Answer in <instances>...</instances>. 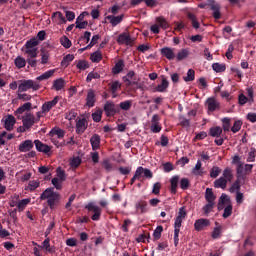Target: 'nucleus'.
Listing matches in <instances>:
<instances>
[{
	"instance_id": "9d476101",
	"label": "nucleus",
	"mask_w": 256,
	"mask_h": 256,
	"mask_svg": "<svg viewBox=\"0 0 256 256\" xmlns=\"http://www.w3.org/2000/svg\"><path fill=\"white\" fill-rule=\"evenodd\" d=\"M104 111L106 114V117H114V115H117L119 113V109L115 105V103L108 101L104 105Z\"/></svg>"
},
{
	"instance_id": "a18cd8bd",
	"label": "nucleus",
	"mask_w": 256,
	"mask_h": 256,
	"mask_svg": "<svg viewBox=\"0 0 256 256\" xmlns=\"http://www.w3.org/2000/svg\"><path fill=\"white\" fill-rule=\"evenodd\" d=\"M73 59H75V56L73 54L66 55L61 62L62 67H69V63H71Z\"/></svg>"
},
{
	"instance_id": "c85d7f7f",
	"label": "nucleus",
	"mask_w": 256,
	"mask_h": 256,
	"mask_svg": "<svg viewBox=\"0 0 256 256\" xmlns=\"http://www.w3.org/2000/svg\"><path fill=\"white\" fill-rule=\"evenodd\" d=\"M136 211L137 213L143 214V213H147V211H149V209L147 208V202L141 200L139 202L136 203Z\"/></svg>"
},
{
	"instance_id": "4d7b16f0",
	"label": "nucleus",
	"mask_w": 256,
	"mask_h": 256,
	"mask_svg": "<svg viewBox=\"0 0 256 256\" xmlns=\"http://www.w3.org/2000/svg\"><path fill=\"white\" fill-rule=\"evenodd\" d=\"M77 69H80V71H85V69H89V64L85 60H80L76 64Z\"/></svg>"
},
{
	"instance_id": "3c124183",
	"label": "nucleus",
	"mask_w": 256,
	"mask_h": 256,
	"mask_svg": "<svg viewBox=\"0 0 256 256\" xmlns=\"http://www.w3.org/2000/svg\"><path fill=\"white\" fill-rule=\"evenodd\" d=\"M233 213V206L231 204H228L225 208H224V213L222 215V217L224 219H227L228 217H231Z\"/></svg>"
},
{
	"instance_id": "6e6552de",
	"label": "nucleus",
	"mask_w": 256,
	"mask_h": 256,
	"mask_svg": "<svg viewBox=\"0 0 256 256\" xmlns=\"http://www.w3.org/2000/svg\"><path fill=\"white\" fill-rule=\"evenodd\" d=\"M118 45H127V46H133V43H135V38L131 37V34L128 32H123L120 35H118L117 38Z\"/></svg>"
},
{
	"instance_id": "4468645a",
	"label": "nucleus",
	"mask_w": 256,
	"mask_h": 256,
	"mask_svg": "<svg viewBox=\"0 0 256 256\" xmlns=\"http://www.w3.org/2000/svg\"><path fill=\"white\" fill-rule=\"evenodd\" d=\"M59 103V96L54 97L52 101L45 102L42 105V113H49Z\"/></svg>"
},
{
	"instance_id": "09e8293b",
	"label": "nucleus",
	"mask_w": 256,
	"mask_h": 256,
	"mask_svg": "<svg viewBox=\"0 0 256 256\" xmlns=\"http://www.w3.org/2000/svg\"><path fill=\"white\" fill-rule=\"evenodd\" d=\"M212 68L216 73H223V71H225V69H227V67L225 66V64H219V63H214L212 64Z\"/></svg>"
},
{
	"instance_id": "052dcab7",
	"label": "nucleus",
	"mask_w": 256,
	"mask_h": 256,
	"mask_svg": "<svg viewBox=\"0 0 256 256\" xmlns=\"http://www.w3.org/2000/svg\"><path fill=\"white\" fill-rule=\"evenodd\" d=\"M66 145H75V141L73 137H71L68 141L63 140L61 143H55L56 147H65Z\"/></svg>"
},
{
	"instance_id": "2eb2a0df",
	"label": "nucleus",
	"mask_w": 256,
	"mask_h": 256,
	"mask_svg": "<svg viewBox=\"0 0 256 256\" xmlns=\"http://www.w3.org/2000/svg\"><path fill=\"white\" fill-rule=\"evenodd\" d=\"M97 102L95 90L90 89L88 90L86 96V107H95V103Z\"/></svg>"
},
{
	"instance_id": "6ab92c4d",
	"label": "nucleus",
	"mask_w": 256,
	"mask_h": 256,
	"mask_svg": "<svg viewBox=\"0 0 256 256\" xmlns=\"http://www.w3.org/2000/svg\"><path fill=\"white\" fill-rule=\"evenodd\" d=\"M33 141L32 140H25L24 142L20 143L18 150L20 153H27L33 149Z\"/></svg>"
},
{
	"instance_id": "864d4df0",
	"label": "nucleus",
	"mask_w": 256,
	"mask_h": 256,
	"mask_svg": "<svg viewBox=\"0 0 256 256\" xmlns=\"http://www.w3.org/2000/svg\"><path fill=\"white\" fill-rule=\"evenodd\" d=\"M187 57H189V51L185 49L180 50L177 54L178 61H183V59H187Z\"/></svg>"
},
{
	"instance_id": "4c0bfd02",
	"label": "nucleus",
	"mask_w": 256,
	"mask_h": 256,
	"mask_svg": "<svg viewBox=\"0 0 256 256\" xmlns=\"http://www.w3.org/2000/svg\"><path fill=\"white\" fill-rule=\"evenodd\" d=\"M221 133H223V128L220 126L210 128L211 137H221Z\"/></svg>"
},
{
	"instance_id": "1a4fd4ad",
	"label": "nucleus",
	"mask_w": 256,
	"mask_h": 256,
	"mask_svg": "<svg viewBox=\"0 0 256 256\" xmlns=\"http://www.w3.org/2000/svg\"><path fill=\"white\" fill-rule=\"evenodd\" d=\"M85 209L94 213L91 216L92 221H99V219H101V207L97 206L95 203L93 202L88 203L85 206Z\"/></svg>"
},
{
	"instance_id": "cd10ccee",
	"label": "nucleus",
	"mask_w": 256,
	"mask_h": 256,
	"mask_svg": "<svg viewBox=\"0 0 256 256\" xmlns=\"http://www.w3.org/2000/svg\"><path fill=\"white\" fill-rule=\"evenodd\" d=\"M233 169L229 168V167H226L224 170H223V173H222V178L223 179H226V181L228 183H231L233 181Z\"/></svg>"
},
{
	"instance_id": "39448f33",
	"label": "nucleus",
	"mask_w": 256,
	"mask_h": 256,
	"mask_svg": "<svg viewBox=\"0 0 256 256\" xmlns=\"http://www.w3.org/2000/svg\"><path fill=\"white\" fill-rule=\"evenodd\" d=\"M160 29H169V22L162 16L156 18V23L150 27V31L155 35H159Z\"/></svg>"
},
{
	"instance_id": "aec40b11",
	"label": "nucleus",
	"mask_w": 256,
	"mask_h": 256,
	"mask_svg": "<svg viewBox=\"0 0 256 256\" xmlns=\"http://www.w3.org/2000/svg\"><path fill=\"white\" fill-rule=\"evenodd\" d=\"M161 55L163 57H166L169 61L175 59V49L170 48V47H164L160 50Z\"/></svg>"
},
{
	"instance_id": "69168bd1",
	"label": "nucleus",
	"mask_w": 256,
	"mask_h": 256,
	"mask_svg": "<svg viewBox=\"0 0 256 256\" xmlns=\"http://www.w3.org/2000/svg\"><path fill=\"white\" fill-rule=\"evenodd\" d=\"M189 179L188 178H182L180 180V187L181 189L185 190V189H189Z\"/></svg>"
},
{
	"instance_id": "b1692460",
	"label": "nucleus",
	"mask_w": 256,
	"mask_h": 256,
	"mask_svg": "<svg viewBox=\"0 0 256 256\" xmlns=\"http://www.w3.org/2000/svg\"><path fill=\"white\" fill-rule=\"evenodd\" d=\"M87 129V120L82 118L76 122V133L81 134L85 133Z\"/></svg>"
},
{
	"instance_id": "f8f14e48",
	"label": "nucleus",
	"mask_w": 256,
	"mask_h": 256,
	"mask_svg": "<svg viewBox=\"0 0 256 256\" xmlns=\"http://www.w3.org/2000/svg\"><path fill=\"white\" fill-rule=\"evenodd\" d=\"M34 145L39 153H44L45 155H49L51 153V146L44 144L40 140H35Z\"/></svg>"
},
{
	"instance_id": "37998d69",
	"label": "nucleus",
	"mask_w": 256,
	"mask_h": 256,
	"mask_svg": "<svg viewBox=\"0 0 256 256\" xmlns=\"http://www.w3.org/2000/svg\"><path fill=\"white\" fill-rule=\"evenodd\" d=\"M103 117V110L98 109L92 113V119L95 123H99Z\"/></svg>"
},
{
	"instance_id": "5701e85b",
	"label": "nucleus",
	"mask_w": 256,
	"mask_h": 256,
	"mask_svg": "<svg viewBox=\"0 0 256 256\" xmlns=\"http://www.w3.org/2000/svg\"><path fill=\"white\" fill-rule=\"evenodd\" d=\"M206 105L208 107V111H217L219 109V102L215 98H208L206 101Z\"/></svg>"
},
{
	"instance_id": "bb28decb",
	"label": "nucleus",
	"mask_w": 256,
	"mask_h": 256,
	"mask_svg": "<svg viewBox=\"0 0 256 256\" xmlns=\"http://www.w3.org/2000/svg\"><path fill=\"white\" fill-rule=\"evenodd\" d=\"M205 199L207 203H215V199H217V196H215V193H213L212 188H206Z\"/></svg>"
},
{
	"instance_id": "e433bc0d",
	"label": "nucleus",
	"mask_w": 256,
	"mask_h": 256,
	"mask_svg": "<svg viewBox=\"0 0 256 256\" xmlns=\"http://www.w3.org/2000/svg\"><path fill=\"white\" fill-rule=\"evenodd\" d=\"M133 107V100H126L119 104V108L122 111H129Z\"/></svg>"
},
{
	"instance_id": "58836bf2",
	"label": "nucleus",
	"mask_w": 256,
	"mask_h": 256,
	"mask_svg": "<svg viewBox=\"0 0 256 256\" xmlns=\"http://www.w3.org/2000/svg\"><path fill=\"white\" fill-rule=\"evenodd\" d=\"M30 203H31L30 198L22 199L21 201L18 202V205H17L18 210L19 211H24L25 207H27Z\"/></svg>"
},
{
	"instance_id": "a19ab883",
	"label": "nucleus",
	"mask_w": 256,
	"mask_h": 256,
	"mask_svg": "<svg viewBox=\"0 0 256 256\" xmlns=\"http://www.w3.org/2000/svg\"><path fill=\"white\" fill-rule=\"evenodd\" d=\"M123 67H124V64H123V60H119L113 70H112V73H114V75H119V73H121V71H123Z\"/></svg>"
},
{
	"instance_id": "a878e982",
	"label": "nucleus",
	"mask_w": 256,
	"mask_h": 256,
	"mask_svg": "<svg viewBox=\"0 0 256 256\" xmlns=\"http://www.w3.org/2000/svg\"><path fill=\"white\" fill-rule=\"evenodd\" d=\"M227 183V179L221 176L220 178L214 181V187L215 189H227Z\"/></svg>"
},
{
	"instance_id": "79ce46f5",
	"label": "nucleus",
	"mask_w": 256,
	"mask_h": 256,
	"mask_svg": "<svg viewBox=\"0 0 256 256\" xmlns=\"http://www.w3.org/2000/svg\"><path fill=\"white\" fill-rule=\"evenodd\" d=\"M188 19H190V21L192 22V27L194 29H199L200 24L199 21H197V16H195V14L188 13Z\"/></svg>"
},
{
	"instance_id": "473e14b6",
	"label": "nucleus",
	"mask_w": 256,
	"mask_h": 256,
	"mask_svg": "<svg viewBox=\"0 0 256 256\" xmlns=\"http://www.w3.org/2000/svg\"><path fill=\"white\" fill-rule=\"evenodd\" d=\"M170 184H171V193H177V187L179 186V176H173L170 179Z\"/></svg>"
},
{
	"instance_id": "a211bd4d",
	"label": "nucleus",
	"mask_w": 256,
	"mask_h": 256,
	"mask_svg": "<svg viewBox=\"0 0 256 256\" xmlns=\"http://www.w3.org/2000/svg\"><path fill=\"white\" fill-rule=\"evenodd\" d=\"M225 205L226 207L231 205V200L227 194H222L218 202V211H223V209H225Z\"/></svg>"
},
{
	"instance_id": "ddd939ff",
	"label": "nucleus",
	"mask_w": 256,
	"mask_h": 256,
	"mask_svg": "<svg viewBox=\"0 0 256 256\" xmlns=\"http://www.w3.org/2000/svg\"><path fill=\"white\" fill-rule=\"evenodd\" d=\"M15 123H17V120H15V116L8 115L4 118V128L6 131H13L15 127Z\"/></svg>"
},
{
	"instance_id": "4be33fe9",
	"label": "nucleus",
	"mask_w": 256,
	"mask_h": 256,
	"mask_svg": "<svg viewBox=\"0 0 256 256\" xmlns=\"http://www.w3.org/2000/svg\"><path fill=\"white\" fill-rule=\"evenodd\" d=\"M90 143H91L93 151H97V149H99V147H101V136H99V134H94L90 138Z\"/></svg>"
},
{
	"instance_id": "423d86ee",
	"label": "nucleus",
	"mask_w": 256,
	"mask_h": 256,
	"mask_svg": "<svg viewBox=\"0 0 256 256\" xmlns=\"http://www.w3.org/2000/svg\"><path fill=\"white\" fill-rule=\"evenodd\" d=\"M253 171V164L239 163L236 168L237 178L245 179L246 175H249Z\"/></svg>"
},
{
	"instance_id": "393cba45",
	"label": "nucleus",
	"mask_w": 256,
	"mask_h": 256,
	"mask_svg": "<svg viewBox=\"0 0 256 256\" xmlns=\"http://www.w3.org/2000/svg\"><path fill=\"white\" fill-rule=\"evenodd\" d=\"M169 88V81H167V78H162L161 83L156 86L155 91L158 93H165L167 89Z\"/></svg>"
},
{
	"instance_id": "603ef678",
	"label": "nucleus",
	"mask_w": 256,
	"mask_h": 256,
	"mask_svg": "<svg viewBox=\"0 0 256 256\" xmlns=\"http://www.w3.org/2000/svg\"><path fill=\"white\" fill-rule=\"evenodd\" d=\"M52 185L57 189L58 191H61L63 189V181L59 178H53L52 179Z\"/></svg>"
},
{
	"instance_id": "f257e3e1",
	"label": "nucleus",
	"mask_w": 256,
	"mask_h": 256,
	"mask_svg": "<svg viewBox=\"0 0 256 256\" xmlns=\"http://www.w3.org/2000/svg\"><path fill=\"white\" fill-rule=\"evenodd\" d=\"M41 201H47L48 207L50 209H55L59 201H61V194L59 192H55L53 188H47L41 195Z\"/></svg>"
},
{
	"instance_id": "72a5a7b5",
	"label": "nucleus",
	"mask_w": 256,
	"mask_h": 256,
	"mask_svg": "<svg viewBox=\"0 0 256 256\" xmlns=\"http://www.w3.org/2000/svg\"><path fill=\"white\" fill-rule=\"evenodd\" d=\"M65 87V80L63 78H59L53 81V89L55 91H61Z\"/></svg>"
},
{
	"instance_id": "7ed1b4c3",
	"label": "nucleus",
	"mask_w": 256,
	"mask_h": 256,
	"mask_svg": "<svg viewBox=\"0 0 256 256\" xmlns=\"http://www.w3.org/2000/svg\"><path fill=\"white\" fill-rule=\"evenodd\" d=\"M187 217V211H185L184 207H181L178 212V216L175 219L174 223V243L175 245L179 244V233L181 231V225L183 223V219Z\"/></svg>"
},
{
	"instance_id": "774afa93",
	"label": "nucleus",
	"mask_w": 256,
	"mask_h": 256,
	"mask_svg": "<svg viewBox=\"0 0 256 256\" xmlns=\"http://www.w3.org/2000/svg\"><path fill=\"white\" fill-rule=\"evenodd\" d=\"M56 173H57V178L56 179H60V181H65L66 176H65V171L64 170H62L61 168H57Z\"/></svg>"
},
{
	"instance_id": "e2e57ef3",
	"label": "nucleus",
	"mask_w": 256,
	"mask_h": 256,
	"mask_svg": "<svg viewBox=\"0 0 256 256\" xmlns=\"http://www.w3.org/2000/svg\"><path fill=\"white\" fill-rule=\"evenodd\" d=\"M39 187V181L37 180H32L29 182L27 189L29 191H35V189H37Z\"/></svg>"
},
{
	"instance_id": "7c9ffc66",
	"label": "nucleus",
	"mask_w": 256,
	"mask_h": 256,
	"mask_svg": "<svg viewBox=\"0 0 256 256\" xmlns=\"http://www.w3.org/2000/svg\"><path fill=\"white\" fill-rule=\"evenodd\" d=\"M14 64H15V67H17V69H23V67H25V65H27V60L25 58H23L22 56H17L14 59Z\"/></svg>"
},
{
	"instance_id": "8fccbe9b",
	"label": "nucleus",
	"mask_w": 256,
	"mask_h": 256,
	"mask_svg": "<svg viewBox=\"0 0 256 256\" xmlns=\"http://www.w3.org/2000/svg\"><path fill=\"white\" fill-rule=\"evenodd\" d=\"M184 81L188 83L189 81H195V70L189 69L187 72V76L183 77Z\"/></svg>"
},
{
	"instance_id": "49530a36",
	"label": "nucleus",
	"mask_w": 256,
	"mask_h": 256,
	"mask_svg": "<svg viewBox=\"0 0 256 256\" xmlns=\"http://www.w3.org/2000/svg\"><path fill=\"white\" fill-rule=\"evenodd\" d=\"M219 175H221V168H219V166L212 167L210 170V177L212 179H217Z\"/></svg>"
},
{
	"instance_id": "bf43d9fd",
	"label": "nucleus",
	"mask_w": 256,
	"mask_h": 256,
	"mask_svg": "<svg viewBox=\"0 0 256 256\" xmlns=\"http://www.w3.org/2000/svg\"><path fill=\"white\" fill-rule=\"evenodd\" d=\"M222 127H223V131H229V129H231V119L230 118H223L222 119Z\"/></svg>"
},
{
	"instance_id": "de8ad7c7",
	"label": "nucleus",
	"mask_w": 256,
	"mask_h": 256,
	"mask_svg": "<svg viewBox=\"0 0 256 256\" xmlns=\"http://www.w3.org/2000/svg\"><path fill=\"white\" fill-rule=\"evenodd\" d=\"M81 165V158L79 156L74 157L70 160V167L71 169H77Z\"/></svg>"
},
{
	"instance_id": "ea45409f",
	"label": "nucleus",
	"mask_w": 256,
	"mask_h": 256,
	"mask_svg": "<svg viewBox=\"0 0 256 256\" xmlns=\"http://www.w3.org/2000/svg\"><path fill=\"white\" fill-rule=\"evenodd\" d=\"M215 209V203L207 202L205 206H203L202 210L204 212V215L209 216V213Z\"/></svg>"
},
{
	"instance_id": "5fc2aeb1",
	"label": "nucleus",
	"mask_w": 256,
	"mask_h": 256,
	"mask_svg": "<svg viewBox=\"0 0 256 256\" xmlns=\"http://www.w3.org/2000/svg\"><path fill=\"white\" fill-rule=\"evenodd\" d=\"M60 43L62 46L65 47V49L71 48L72 45L71 40H69L67 36H63L62 38H60Z\"/></svg>"
},
{
	"instance_id": "13d9d810",
	"label": "nucleus",
	"mask_w": 256,
	"mask_h": 256,
	"mask_svg": "<svg viewBox=\"0 0 256 256\" xmlns=\"http://www.w3.org/2000/svg\"><path fill=\"white\" fill-rule=\"evenodd\" d=\"M101 75L97 72H90L86 78L87 83H91L93 79H100Z\"/></svg>"
},
{
	"instance_id": "f03ea898",
	"label": "nucleus",
	"mask_w": 256,
	"mask_h": 256,
	"mask_svg": "<svg viewBox=\"0 0 256 256\" xmlns=\"http://www.w3.org/2000/svg\"><path fill=\"white\" fill-rule=\"evenodd\" d=\"M26 57H37L39 55V39L32 38L28 40L22 48Z\"/></svg>"
},
{
	"instance_id": "338daca9",
	"label": "nucleus",
	"mask_w": 256,
	"mask_h": 256,
	"mask_svg": "<svg viewBox=\"0 0 256 256\" xmlns=\"http://www.w3.org/2000/svg\"><path fill=\"white\" fill-rule=\"evenodd\" d=\"M152 193L153 195H159L161 193V184L159 182L154 183Z\"/></svg>"
},
{
	"instance_id": "f3484780",
	"label": "nucleus",
	"mask_w": 256,
	"mask_h": 256,
	"mask_svg": "<svg viewBox=\"0 0 256 256\" xmlns=\"http://www.w3.org/2000/svg\"><path fill=\"white\" fill-rule=\"evenodd\" d=\"M50 136L52 137V142L55 145V143H59L56 142L55 139H63L65 137V131L59 128H54L50 131Z\"/></svg>"
},
{
	"instance_id": "f704fd0d",
	"label": "nucleus",
	"mask_w": 256,
	"mask_h": 256,
	"mask_svg": "<svg viewBox=\"0 0 256 256\" xmlns=\"http://www.w3.org/2000/svg\"><path fill=\"white\" fill-rule=\"evenodd\" d=\"M106 19L115 27L123 21V16H107Z\"/></svg>"
},
{
	"instance_id": "2f4dec72",
	"label": "nucleus",
	"mask_w": 256,
	"mask_h": 256,
	"mask_svg": "<svg viewBox=\"0 0 256 256\" xmlns=\"http://www.w3.org/2000/svg\"><path fill=\"white\" fill-rule=\"evenodd\" d=\"M53 75H55V70H48V71L44 72L43 74H41L40 76H38L36 78V81H45L47 79H51V77H53Z\"/></svg>"
},
{
	"instance_id": "9b49d317",
	"label": "nucleus",
	"mask_w": 256,
	"mask_h": 256,
	"mask_svg": "<svg viewBox=\"0 0 256 256\" xmlns=\"http://www.w3.org/2000/svg\"><path fill=\"white\" fill-rule=\"evenodd\" d=\"M31 109H33V104L31 102H26L22 106L17 108V110L14 112V115H16L18 119H21V115H23V113L25 112L29 113Z\"/></svg>"
},
{
	"instance_id": "6e6d98bb",
	"label": "nucleus",
	"mask_w": 256,
	"mask_h": 256,
	"mask_svg": "<svg viewBox=\"0 0 256 256\" xmlns=\"http://www.w3.org/2000/svg\"><path fill=\"white\" fill-rule=\"evenodd\" d=\"M40 55H41V64L47 65V63H49V52L42 50Z\"/></svg>"
},
{
	"instance_id": "c03bdc74",
	"label": "nucleus",
	"mask_w": 256,
	"mask_h": 256,
	"mask_svg": "<svg viewBox=\"0 0 256 256\" xmlns=\"http://www.w3.org/2000/svg\"><path fill=\"white\" fill-rule=\"evenodd\" d=\"M241 179L237 178V180L232 184V186L230 187V193H239L240 189H241V183H240Z\"/></svg>"
},
{
	"instance_id": "0e129e2a",
	"label": "nucleus",
	"mask_w": 256,
	"mask_h": 256,
	"mask_svg": "<svg viewBox=\"0 0 256 256\" xmlns=\"http://www.w3.org/2000/svg\"><path fill=\"white\" fill-rule=\"evenodd\" d=\"M242 125L243 123L241 121H235L231 128L232 133H238V131H241Z\"/></svg>"
},
{
	"instance_id": "0eeeda50",
	"label": "nucleus",
	"mask_w": 256,
	"mask_h": 256,
	"mask_svg": "<svg viewBox=\"0 0 256 256\" xmlns=\"http://www.w3.org/2000/svg\"><path fill=\"white\" fill-rule=\"evenodd\" d=\"M20 119H22V123L26 129H31L35 123H38V119L35 118V114L32 112H26Z\"/></svg>"
},
{
	"instance_id": "c756f323",
	"label": "nucleus",
	"mask_w": 256,
	"mask_h": 256,
	"mask_svg": "<svg viewBox=\"0 0 256 256\" xmlns=\"http://www.w3.org/2000/svg\"><path fill=\"white\" fill-rule=\"evenodd\" d=\"M211 10L213 11L214 19H221V5L219 4H211Z\"/></svg>"
},
{
	"instance_id": "dca6fc26",
	"label": "nucleus",
	"mask_w": 256,
	"mask_h": 256,
	"mask_svg": "<svg viewBox=\"0 0 256 256\" xmlns=\"http://www.w3.org/2000/svg\"><path fill=\"white\" fill-rule=\"evenodd\" d=\"M209 219L201 218L195 221L194 228L196 231H203L205 227H209Z\"/></svg>"
},
{
	"instance_id": "c9c22d12",
	"label": "nucleus",
	"mask_w": 256,
	"mask_h": 256,
	"mask_svg": "<svg viewBox=\"0 0 256 256\" xmlns=\"http://www.w3.org/2000/svg\"><path fill=\"white\" fill-rule=\"evenodd\" d=\"M101 59H103V54H101V51L99 50L90 55V60L92 63H99L101 62Z\"/></svg>"
},
{
	"instance_id": "680f3d73",
	"label": "nucleus",
	"mask_w": 256,
	"mask_h": 256,
	"mask_svg": "<svg viewBox=\"0 0 256 256\" xmlns=\"http://www.w3.org/2000/svg\"><path fill=\"white\" fill-rule=\"evenodd\" d=\"M156 145H161L162 147H167L169 145V138L165 135L160 137V142H156Z\"/></svg>"
},
{
	"instance_id": "412c9836",
	"label": "nucleus",
	"mask_w": 256,
	"mask_h": 256,
	"mask_svg": "<svg viewBox=\"0 0 256 256\" xmlns=\"http://www.w3.org/2000/svg\"><path fill=\"white\" fill-rule=\"evenodd\" d=\"M151 131L152 133H160L161 131V125H159V115L155 114L153 115L152 117V120H151Z\"/></svg>"
},
{
	"instance_id": "20e7f679",
	"label": "nucleus",
	"mask_w": 256,
	"mask_h": 256,
	"mask_svg": "<svg viewBox=\"0 0 256 256\" xmlns=\"http://www.w3.org/2000/svg\"><path fill=\"white\" fill-rule=\"evenodd\" d=\"M29 89H32L33 91H39V89H41V85H39V83H36L33 80L19 81V85H18L19 93H25V91H29Z\"/></svg>"
}]
</instances>
